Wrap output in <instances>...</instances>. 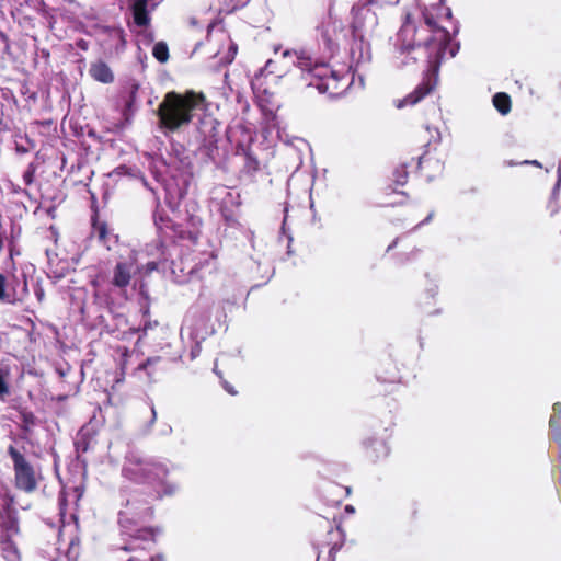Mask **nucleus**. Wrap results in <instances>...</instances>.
<instances>
[{
  "mask_svg": "<svg viewBox=\"0 0 561 561\" xmlns=\"http://www.w3.org/2000/svg\"><path fill=\"white\" fill-rule=\"evenodd\" d=\"M171 468L164 463L152 460L137 459L130 460L124 468L125 474L137 483L148 485L149 491L146 497H141L137 491H134L126 499L123 510L119 511V524L123 528H128L129 524H137L146 520L152 515L151 503L163 496H173L180 490V484L168 480Z\"/></svg>",
  "mask_w": 561,
  "mask_h": 561,
  "instance_id": "nucleus-1",
  "label": "nucleus"
},
{
  "mask_svg": "<svg viewBox=\"0 0 561 561\" xmlns=\"http://www.w3.org/2000/svg\"><path fill=\"white\" fill-rule=\"evenodd\" d=\"M419 5L423 22L416 26L411 14L408 13L401 27V35L405 38L414 33L420 39H423V34L431 35L432 44L434 43L432 54L437 60L444 55V45L453 44L449 32L443 25V22L451 16V10L444 5V0H419ZM427 43L431 44V41Z\"/></svg>",
  "mask_w": 561,
  "mask_h": 561,
  "instance_id": "nucleus-2",
  "label": "nucleus"
},
{
  "mask_svg": "<svg viewBox=\"0 0 561 561\" xmlns=\"http://www.w3.org/2000/svg\"><path fill=\"white\" fill-rule=\"evenodd\" d=\"M206 108L203 93L193 90L184 93L168 92L157 108L160 128L164 133H175L190 125L196 112Z\"/></svg>",
  "mask_w": 561,
  "mask_h": 561,
  "instance_id": "nucleus-3",
  "label": "nucleus"
},
{
  "mask_svg": "<svg viewBox=\"0 0 561 561\" xmlns=\"http://www.w3.org/2000/svg\"><path fill=\"white\" fill-rule=\"evenodd\" d=\"M398 36L401 44L394 56V65L397 68L401 69H413L419 62L428 64L431 67L437 69L442 61L446 58L455 57L459 49L457 44H445L444 55L442 58L436 60L435 56H432L434 44L432 45V43H427V41L432 42L431 35L423 34V39H420L419 36L411 33L404 38L400 31Z\"/></svg>",
  "mask_w": 561,
  "mask_h": 561,
  "instance_id": "nucleus-4",
  "label": "nucleus"
},
{
  "mask_svg": "<svg viewBox=\"0 0 561 561\" xmlns=\"http://www.w3.org/2000/svg\"><path fill=\"white\" fill-rule=\"evenodd\" d=\"M284 61L290 60L295 67L302 72H307L321 80L337 81L336 72L327 68L323 64H318L311 51L307 48L286 49L282 53Z\"/></svg>",
  "mask_w": 561,
  "mask_h": 561,
  "instance_id": "nucleus-5",
  "label": "nucleus"
},
{
  "mask_svg": "<svg viewBox=\"0 0 561 561\" xmlns=\"http://www.w3.org/2000/svg\"><path fill=\"white\" fill-rule=\"evenodd\" d=\"M392 433L389 428L374 432L363 440V447L366 459L371 463H381L388 459L391 454Z\"/></svg>",
  "mask_w": 561,
  "mask_h": 561,
  "instance_id": "nucleus-6",
  "label": "nucleus"
},
{
  "mask_svg": "<svg viewBox=\"0 0 561 561\" xmlns=\"http://www.w3.org/2000/svg\"><path fill=\"white\" fill-rule=\"evenodd\" d=\"M8 453L13 460L16 488L27 493L33 492L37 486L34 468L13 446L9 447Z\"/></svg>",
  "mask_w": 561,
  "mask_h": 561,
  "instance_id": "nucleus-7",
  "label": "nucleus"
},
{
  "mask_svg": "<svg viewBox=\"0 0 561 561\" xmlns=\"http://www.w3.org/2000/svg\"><path fill=\"white\" fill-rule=\"evenodd\" d=\"M378 26V18L376 12L367 5L358 8L353 20L354 36L363 41L365 37L371 36Z\"/></svg>",
  "mask_w": 561,
  "mask_h": 561,
  "instance_id": "nucleus-8",
  "label": "nucleus"
},
{
  "mask_svg": "<svg viewBox=\"0 0 561 561\" xmlns=\"http://www.w3.org/2000/svg\"><path fill=\"white\" fill-rule=\"evenodd\" d=\"M136 262L137 255L135 252L127 260L117 262L113 270L112 285L121 289L126 288L133 274L138 270Z\"/></svg>",
  "mask_w": 561,
  "mask_h": 561,
  "instance_id": "nucleus-9",
  "label": "nucleus"
},
{
  "mask_svg": "<svg viewBox=\"0 0 561 561\" xmlns=\"http://www.w3.org/2000/svg\"><path fill=\"white\" fill-rule=\"evenodd\" d=\"M156 7V0H130L134 23L139 27L147 26L150 23L149 13Z\"/></svg>",
  "mask_w": 561,
  "mask_h": 561,
  "instance_id": "nucleus-10",
  "label": "nucleus"
},
{
  "mask_svg": "<svg viewBox=\"0 0 561 561\" xmlns=\"http://www.w3.org/2000/svg\"><path fill=\"white\" fill-rule=\"evenodd\" d=\"M131 541L123 547L125 551H137L138 549L145 550L150 548L154 541V531L149 528H138L134 534H130Z\"/></svg>",
  "mask_w": 561,
  "mask_h": 561,
  "instance_id": "nucleus-11",
  "label": "nucleus"
},
{
  "mask_svg": "<svg viewBox=\"0 0 561 561\" xmlns=\"http://www.w3.org/2000/svg\"><path fill=\"white\" fill-rule=\"evenodd\" d=\"M433 90V85L430 82H422L419 84L413 92L408 94L405 98L398 100L396 103L397 108H403L405 106H413L423 100Z\"/></svg>",
  "mask_w": 561,
  "mask_h": 561,
  "instance_id": "nucleus-12",
  "label": "nucleus"
},
{
  "mask_svg": "<svg viewBox=\"0 0 561 561\" xmlns=\"http://www.w3.org/2000/svg\"><path fill=\"white\" fill-rule=\"evenodd\" d=\"M89 73L94 80L102 83H111L114 80L111 68L101 60L91 64Z\"/></svg>",
  "mask_w": 561,
  "mask_h": 561,
  "instance_id": "nucleus-13",
  "label": "nucleus"
},
{
  "mask_svg": "<svg viewBox=\"0 0 561 561\" xmlns=\"http://www.w3.org/2000/svg\"><path fill=\"white\" fill-rule=\"evenodd\" d=\"M492 104L495 110L503 116L507 115L512 110L511 96L505 92H497L492 96Z\"/></svg>",
  "mask_w": 561,
  "mask_h": 561,
  "instance_id": "nucleus-14",
  "label": "nucleus"
},
{
  "mask_svg": "<svg viewBox=\"0 0 561 561\" xmlns=\"http://www.w3.org/2000/svg\"><path fill=\"white\" fill-rule=\"evenodd\" d=\"M21 299L22 297L18 296L16 290H7V279L4 275L0 273V301L10 305H18L21 304Z\"/></svg>",
  "mask_w": 561,
  "mask_h": 561,
  "instance_id": "nucleus-15",
  "label": "nucleus"
},
{
  "mask_svg": "<svg viewBox=\"0 0 561 561\" xmlns=\"http://www.w3.org/2000/svg\"><path fill=\"white\" fill-rule=\"evenodd\" d=\"M2 556L7 561H20V554L15 545L9 538L1 539Z\"/></svg>",
  "mask_w": 561,
  "mask_h": 561,
  "instance_id": "nucleus-16",
  "label": "nucleus"
},
{
  "mask_svg": "<svg viewBox=\"0 0 561 561\" xmlns=\"http://www.w3.org/2000/svg\"><path fill=\"white\" fill-rule=\"evenodd\" d=\"M557 174H558V179H557V183L552 190V197H551V202L549 205L552 215H554L559 210V206L557 205L556 199H557V196L559 195L560 188H561V162L558 165Z\"/></svg>",
  "mask_w": 561,
  "mask_h": 561,
  "instance_id": "nucleus-17",
  "label": "nucleus"
},
{
  "mask_svg": "<svg viewBox=\"0 0 561 561\" xmlns=\"http://www.w3.org/2000/svg\"><path fill=\"white\" fill-rule=\"evenodd\" d=\"M152 55L160 62H165L169 59V48L164 42H158L152 48Z\"/></svg>",
  "mask_w": 561,
  "mask_h": 561,
  "instance_id": "nucleus-18",
  "label": "nucleus"
},
{
  "mask_svg": "<svg viewBox=\"0 0 561 561\" xmlns=\"http://www.w3.org/2000/svg\"><path fill=\"white\" fill-rule=\"evenodd\" d=\"M188 330V336L190 339L194 340L195 341V344L194 346L191 348V359H195L199 354H201V351H202V346H201V341L204 340V337H202L201 340H197V336L194 334V332L188 329V328H183L182 331H181V335L183 336L184 334V331Z\"/></svg>",
  "mask_w": 561,
  "mask_h": 561,
  "instance_id": "nucleus-19",
  "label": "nucleus"
},
{
  "mask_svg": "<svg viewBox=\"0 0 561 561\" xmlns=\"http://www.w3.org/2000/svg\"><path fill=\"white\" fill-rule=\"evenodd\" d=\"M358 49L360 50L359 58L357 59L358 64H367L370 60V49L369 45L364 43V39L360 41L358 45Z\"/></svg>",
  "mask_w": 561,
  "mask_h": 561,
  "instance_id": "nucleus-20",
  "label": "nucleus"
},
{
  "mask_svg": "<svg viewBox=\"0 0 561 561\" xmlns=\"http://www.w3.org/2000/svg\"><path fill=\"white\" fill-rule=\"evenodd\" d=\"M10 393V388L5 382L2 371L0 370V399L4 400V398Z\"/></svg>",
  "mask_w": 561,
  "mask_h": 561,
  "instance_id": "nucleus-21",
  "label": "nucleus"
},
{
  "mask_svg": "<svg viewBox=\"0 0 561 561\" xmlns=\"http://www.w3.org/2000/svg\"><path fill=\"white\" fill-rule=\"evenodd\" d=\"M245 156H247V168L252 171L259 170L257 159L255 157H253L251 152H247Z\"/></svg>",
  "mask_w": 561,
  "mask_h": 561,
  "instance_id": "nucleus-22",
  "label": "nucleus"
},
{
  "mask_svg": "<svg viewBox=\"0 0 561 561\" xmlns=\"http://www.w3.org/2000/svg\"><path fill=\"white\" fill-rule=\"evenodd\" d=\"M34 294L38 302H43L45 300V290L39 282H36L34 286Z\"/></svg>",
  "mask_w": 561,
  "mask_h": 561,
  "instance_id": "nucleus-23",
  "label": "nucleus"
},
{
  "mask_svg": "<svg viewBox=\"0 0 561 561\" xmlns=\"http://www.w3.org/2000/svg\"><path fill=\"white\" fill-rule=\"evenodd\" d=\"M160 360V357H149L146 362L138 366V370H147V368Z\"/></svg>",
  "mask_w": 561,
  "mask_h": 561,
  "instance_id": "nucleus-24",
  "label": "nucleus"
},
{
  "mask_svg": "<svg viewBox=\"0 0 561 561\" xmlns=\"http://www.w3.org/2000/svg\"><path fill=\"white\" fill-rule=\"evenodd\" d=\"M16 293H18V296L22 297V299H21V304H22L25 300V298L28 296V285H27V280L25 277H24L23 286H22L21 290L16 291Z\"/></svg>",
  "mask_w": 561,
  "mask_h": 561,
  "instance_id": "nucleus-25",
  "label": "nucleus"
},
{
  "mask_svg": "<svg viewBox=\"0 0 561 561\" xmlns=\"http://www.w3.org/2000/svg\"><path fill=\"white\" fill-rule=\"evenodd\" d=\"M158 267V264L157 262L152 261V262H148L146 265H145V273L146 274H150L152 273L153 271H156Z\"/></svg>",
  "mask_w": 561,
  "mask_h": 561,
  "instance_id": "nucleus-26",
  "label": "nucleus"
},
{
  "mask_svg": "<svg viewBox=\"0 0 561 561\" xmlns=\"http://www.w3.org/2000/svg\"><path fill=\"white\" fill-rule=\"evenodd\" d=\"M107 234V230L105 226H102L98 229V238L100 241H104Z\"/></svg>",
  "mask_w": 561,
  "mask_h": 561,
  "instance_id": "nucleus-27",
  "label": "nucleus"
},
{
  "mask_svg": "<svg viewBox=\"0 0 561 561\" xmlns=\"http://www.w3.org/2000/svg\"><path fill=\"white\" fill-rule=\"evenodd\" d=\"M522 164H531V165H535V167H541L540 162L537 161V160H525L522 162Z\"/></svg>",
  "mask_w": 561,
  "mask_h": 561,
  "instance_id": "nucleus-28",
  "label": "nucleus"
},
{
  "mask_svg": "<svg viewBox=\"0 0 561 561\" xmlns=\"http://www.w3.org/2000/svg\"><path fill=\"white\" fill-rule=\"evenodd\" d=\"M152 558L151 557H148V558H139L137 556L135 557H131L130 559H128L127 561H151Z\"/></svg>",
  "mask_w": 561,
  "mask_h": 561,
  "instance_id": "nucleus-29",
  "label": "nucleus"
},
{
  "mask_svg": "<svg viewBox=\"0 0 561 561\" xmlns=\"http://www.w3.org/2000/svg\"><path fill=\"white\" fill-rule=\"evenodd\" d=\"M398 241H399V239H398V238H396V239H394V240H393V241L388 245V248H387V252H389V251L393 250V249L397 247Z\"/></svg>",
  "mask_w": 561,
  "mask_h": 561,
  "instance_id": "nucleus-30",
  "label": "nucleus"
},
{
  "mask_svg": "<svg viewBox=\"0 0 561 561\" xmlns=\"http://www.w3.org/2000/svg\"><path fill=\"white\" fill-rule=\"evenodd\" d=\"M273 64H274V62H273L272 60H268V61L266 62V65H265V70H267V71H270V72H273V68H272Z\"/></svg>",
  "mask_w": 561,
  "mask_h": 561,
  "instance_id": "nucleus-31",
  "label": "nucleus"
},
{
  "mask_svg": "<svg viewBox=\"0 0 561 561\" xmlns=\"http://www.w3.org/2000/svg\"><path fill=\"white\" fill-rule=\"evenodd\" d=\"M381 3L396 4L399 0H378Z\"/></svg>",
  "mask_w": 561,
  "mask_h": 561,
  "instance_id": "nucleus-32",
  "label": "nucleus"
},
{
  "mask_svg": "<svg viewBox=\"0 0 561 561\" xmlns=\"http://www.w3.org/2000/svg\"><path fill=\"white\" fill-rule=\"evenodd\" d=\"M428 293H430V295H431L432 297H434V296L438 293V288H437V287L431 288V289L428 290Z\"/></svg>",
  "mask_w": 561,
  "mask_h": 561,
  "instance_id": "nucleus-33",
  "label": "nucleus"
},
{
  "mask_svg": "<svg viewBox=\"0 0 561 561\" xmlns=\"http://www.w3.org/2000/svg\"><path fill=\"white\" fill-rule=\"evenodd\" d=\"M345 511H346L347 513H354V512H355V508H354L352 505H346V506H345Z\"/></svg>",
  "mask_w": 561,
  "mask_h": 561,
  "instance_id": "nucleus-34",
  "label": "nucleus"
},
{
  "mask_svg": "<svg viewBox=\"0 0 561 561\" xmlns=\"http://www.w3.org/2000/svg\"><path fill=\"white\" fill-rule=\"evenodd\" d=\"M405 175H403L402 178H399V180H397V183L400 184V185H403L405 183Z\"/></svg>",
  "mask_w": 561,
  "mask_h": 561,
  "instance_id": "nucleus-35",
  "label": "nucleus"
},
{
  "mask_svg": "<svg viewBox=\"0 0 561 561\" xmlns=\"http://www.w3.org/2000/svg\"><path fill=\"white\" fill-rule=\"evenodd\" d=\"M432 217H433V214H430V215L425 218V220H423L420 225L427 224V222L432 219Z\"/></svg>",
  "mask_w": 561,
  "mask_h": 561,
  "instance_id": "nucleus-36",
  "label": "nucleus"
},
{
  "mask_svg": "<svg viewBox=\"0 0 561 561\" xmlns=\"http://www.w3.org/2000/svg\"><path fill=\"white\" fill-rule=\"evenodd\" d=\"M156 420V410L152 408V421Z\"/></svg>",
  "mask_w": 561,
  "mask_h": 561,
  "instance_id": "nucleus-37",
  "label": "nucleus"
},
{
  "mask_svg": "<svg viewBox=\"0 0 561 561\" xmlns=\"http://www.w3.org/2000/svg\"><path fill=\"white\" fill-rule=\"evenodd\" d=\"M353 58H355V48L352 51Z\"/></svg>",
  "mask_w": 561,
  "mask_h": 561,
  "instance_id": "nucleus-38",
  "label": "nucleus"
}]
</instances>
